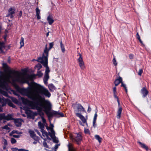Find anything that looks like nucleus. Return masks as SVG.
<instances>
[{
	"label": "nucleus",
	"instance_id": "1",
	"mask_svg": "<svg viewBox=\"0 0 151 151\" xmlns=\"http://www.w3.org/2000/svg\"><path fill=\"white\" fill-rule=\"evenodd\" d=\"M34 77L33 75L21 73L18 71L13 70L5 78L0 76V88L8 91L10 89L8 83L10 82V79L13 82L26 83L29 86L27 88H19V91L22 95L27 96L28 98L35 101V103L27 99H25L23 102L25 104H29L32 109L37 110L41 116L43 124H46V122L43 116V111L45 112L49 117L53 116L58 117H63L64 114L59 111L53 110L49 111L51 109L52 104L48 100L45 99L44 96L50 98L51 93L42 86L36 83L34 85L29 83L28 80L32 79Z\"/></svg>",
	"mask_w": 151,
	"mask_h": 151
},
{
	"label": "nucleus",
	"instance_id": "2",
	"mask_svg": "<svg viewBox=\"0 0 151 151\" xmlns=\"http://www.w3.org/2000/svg\"><path fill=\"white\" fill-rule=\"evenodd\" d=\"M54 45V43L53 42L50 43L48 49H47V45H46L42 57H39L38 60H37V61L42 64L46 68L45 74L43 78L44 83L46 85H47L48 83L47 81L49 78V73L50 72L49 68L47 65V57L48 55V52L52 48Z\"/></svg>",
	"mask_w": 151,
	"mask_h": 151
},
{
	"label": "nucleus",
	"instance_id": "3",
	"mask_svg": "<svg viewBox=\"0 0 151 151\" xmlns=\"http://www.w3.org/2000/svg\"><path fill=\"white\" fill-rule=\"evenodd\" d=\"M79 57L78 59V62L79 65L81 69L83 70H84L85 68V65L81 55L80 53H78Z\"/></svg>",
	"mask_w": 151,
	"mask_h": 151
},
{
	"label": "nucleus",
	"instance_id": "4",
	"mask_svg": "<svg viewBox=\"0 0 151 151\" xmlns=\"http://www.w3.org/2000/svg\"><path fill=\"white\" fill-rule=\"evenodd\" d=\"M70 137L73 141L75 142L78 145L81 142L82 140L81 136V134H77L76 136L74 138L71 136Z\"/></svg>",
	"mask_w": 151,
	"mask_h": 151
},
{
	"label": "nucleus",
	"instance_id": "5",
	"mask_svg": "<svg viewBox=\"0 0 151 151\" xmlns=\"http://www.w3.org/2000/svg\"><path fill=\"white\" fill-rule=\"evenodd\" d=\"M76 114L77 116L79 117L80 118L83 122V123L86 124V125L88 126L86 119L83 115H82L81 114L78 113H76Z\"/></svg>",
	"mask_w": 151,
	"mask_h": 151
},
{
	"label": "nucleus",
	"instance_id": "6",
	"mask_svg": "<svg viewBox=\"0 0 151 151\" xmlns=\"http://www.w3.org/2000/svg\"><path fill=\"white\" fill-rule=\"evenodd\" d=\"M117 101L118 103L119 108L117 112V114L116 116V117L117 119H119L121 118V114L122 109V108L120 106V104L119 99L117 100Z\"/></svg>",
	"mask_w": 151,
	"mask_h": 151
},
{
	"label": "nucleus",
	"instance_id": "7",
	"mask_svg": "<svg viewBox=\"0 0 151 151\" xmlns=\"http://www.w3.org/2000/svg\"><path fill=\"white\" fill-rule=\"evenodd\" d=\"M117 101L118 103L119 108L117 112V114L116 116V117L117 119H119L121 118V114L122 109V108L120 106V104L119 99L117 100Z\"/></svg>",
	"mask_w": 151,
	"mask_h": 151
},
{
	"label": "nucleus",
	"instance_id": "8",
	"mask_svg": "<svg viewBox=\"0 0 151 151\" xmlns=\"http://www.w3.org/2000/svg\"><path fill=\"white\" fill-rule=\"evenodd\" d=\"M117 101L118 103L119 108L117 112V114L116 116V117L117 119H119L121 118V114L122 109V108L120 106V104L119 99L117 100Z\"/></svg>",
	"mask_w": 151,
	"mask_h": 151
},
{
	"label": "nucleus",
	"instance_id": "9",
	"mask_svg": "<svg viewBox=\"0 0 151 151\" xmlns=\"http://www.w3.org/2000/svg\"><path fill=\"white\" fill-rule=\"evenodd\" d=\"M142 95V97L145 98L148 94L149 92L145 87H143L140 91Z\"/></svg>",
	"mask_w": 151,
	"mask_h": 151
},
{
	"label": "nucleus",
	"instance_id": "10",
	"mask_svg": "<svg viewBox=\"0 0 151 151\" xmlns=\"http://www.w3.org/2000/svg\"><path fill=\"white\" fill-rule=\"evenodd\" d=\"M29 132L30 134V137L35 140L37 141L38 139V137L36 136L33 131L30 130L29 131Z\"/></svg>",
	"mask_w": 151,
	"mask_h": 151
},
{
	"label": "nucleus",
	"instance_id": "11",
	"mask_svg": "<svg viewBox=\"0 0 151 151\" xmlns=\"http://www.w3.org/2000/svg\"><path fill=\"white\" fill-rule=\"evenodd\" d=\"M24 110L25 111V112L27 114V117L31 118L33 112L28 108H24Z\"/></svg>",
	"mask_w": 151,
	"mask_h": 151
},
{
	"label": "nucleus",
	"instance_id": "12",
	"mask_svg": "<svg viewBox=\"0 0 151 151\" xmlns=\"http://www.w3.org/2000/svg\"><path fill=\"white\" fill-rule=\"evenodd\" d=\"M22 121V120L21 119H16L14 120V123L17 127H19L21 126Z\"/></svg>",
	"mask_w": 151,
	"mask_h": 151
},
{
	"label": "nucleus",
	"instance_id": "13",
	"mask_svg": "<svg viewBox=\"0 0 151 151\" xmlns=\"http://www.w3.org/2000/svg\"><path fill=\"white\" fill-rule=\"evenodd\" d=\"M77 108L78 111L79 112L84 111L85 112L86 111L84 107L80 104H76Z\"/></svg>",
	"mask_w": 151,
	"mask_h": 151
},
{
	"label": "nucleus",
	"instance_id": "14",
	"mask_svg": "<svg viewBox=\"0 0 151 151\" xmlns=\"http://www.w3.org/2000/svg\"><path fill=\"white\" fill-rule=\"evenodd\" d=\"M14 11L15 9L14 8H10L9 10V14H8L7 16L9 17L10 18H12L13 17L12 14H14Z\"/></svg>",
	"mask_w": 151,
	"mask_h": 151
},
{
	"label": "nucleus",
	"instance_id": "15",
	"mask_svg": "<svg viewBox=\"0 0 151 151\" xmlns=\"http://www.w3.org/2000/svg\"><path fill=\"white\" fill-rule=\"evenodd\" d=\"M49 135L50 136L51 138L52 139L53 142H54L57 143L58 142V139L56 138L55 136V133L50 134H49Z\"/></svg>",
	"mask_w": 151,
	"mask_h": 151
},
{
	"label": "nucleus",
	"instance_id": "16",
	"mask_svg": "<svg viewBox=\"0 0 151 151\" xmlns=\"http://www.w3.org/2000/svg\"><path fill=\"white\" fill-rule=\"evenodd\" d=\"M7 99H0V106H5L7 104Z\"/></svg>",
	"mask_w": 151,
	"mask_h": 151
},
{
	"label": "nucleus",
	"instance_id": "17",
	"mask_svg": "<svg viewBox=\"0 0 151 151\" xmlns=\"http://www.w3.org/2000/svg\"><path fill=\"white\" fill-rule=\"evenodd\" d=\"M47 20L50 25H51L54 21V20L52 18V16L51 15H49L48 16Z\"/></svg>",
	"mask_w": 151,
	"mask_h": 151
},
{
	"label": "nucleus",
	"instance_id": "18",
	"mask_svg": "<svg viewBox=\"0 0 151 151\" xmlns=\"http://www.w3.org/2000/svg\"><path fill=\"white\" fill-rule=\"evenodd\" d=\"M122 78L119 77L118 78L116 79L114 81V84L116 86H117L120 83H122Z\"/></svg>",
	"mask_w": 151,
	"mask_h": 151
},
{
	"label": "nucleus",
	"instance_id": "19",
	"mask_svg": "<svg viewBox=\"0 0 151 151\" xmlns=\"http://www.w3.org/2000/svg\"><path fill=\"white\" fill-rule=\"evenodd\" d=\"M96 110H97V109H96ZM97 111H95V114L94 117H93V126L94 127H96V120L97 119Z\"/></svg>",
	"mask_w": 151,
	"mask_h": 151
},
{
	"label": "nucleus",
	"instance_id": "20",
	"mask_svg": "<svg viewBox=\"0 0 151 151\" xmlns=\"http://www.w3.org/2000/svg\"><path fill=\"white\" fill-rule=\"evenodd\" d=\"M45 124L42 123L41 122H38V126L40 129H41V131H42L45 128Z\"/></svg>",
	"mask_w": 151,
	"mask_h": 151
},
{
	"label": "nucleus",
	"instance_id": "21",
	"mask_svg": "<svg viewBox=\"0 0 151 151\" xmlns=\"http://www.w3.org/2000/svg\"><path fill=\"white\" fill-rule=\"evenodd\" d=\"M36 15L38 19H41V17L40 15V11L38 7L36 9Z\"/></svg>",
	"mask_w": 151,
	"mask_h": 151
},
{
	"label": "nucleus",
	"instance_id": "22",
	"mask_svg": "<svg viewBox=\"0 0 151 151\" xmlns=\"http://www.w3.org/2000/svg\"><path fill=\"white\" fill-rule=\"evenodd\" d=\"M48 88L50 91H53L55 89V87L53 84L51 83L48 85Z\"/></svg>",
	"mask_w": 151,
	"mask_h": 151
},
{
	"label": "nucleus",
	"instance_id": "23",
	"mask_svg": "<svg viewBox=\"0 0 151 151\" xmlns=\"http://www.w3.org/2000/svg\"><path fill=\"white\" fill-rule=\"evenodd\" d=\"M139 144L140 145L141 147L145 149L146 150H148V147L145 145L144 143H142L140 142H138Z\"/></svg>",
	"mask_w": 151,
	"mask_h": 151
},
{
	"label": "nucleus",
	"instance_id": "24",
	"mask_svg": "<svg viewBox=\"0 0 151 151\" xmlns=\"http://www.w3.org/2000/svg\"><path fill=\"white\" fill-rule=\"evenodd\" d=\"M7 99L8 100L7 102V104L8 105L10 106L15 108V105H14L9 99Z\"/></svg>",
	"mask_w": 151,
	"mask_h": 151
},
{
	"label": "nucleus",
	"instance_id": "25",
	"mask_svg": "<svg viewBox=\"0 0 151 151\" xmlns=\"http://www.w3.org/2000/svg\"><path fill=\"white\" fill-rule=\"evenodd\" d=\"M50 132H49L48 134H52V133H55V131L53 129V128L54 127V125L53 124H50Z\"/></svg>",
	"mask_w": 151,
	"mask_h": 151
},
{
	"label": "nucleus",
	"instance_id": "26",
	"mask_svg": "<svg viewBox=\"0 0 151 151\" xmlns=\"http://www.w3.org/2000/svg\"><path fill=\"white\" fill-rule=\"evenodd\" d=\"M60 45L62 52L63 53L64 52L65 50L64 47V46L63 44L62 41H61L60 42Z\"/></svg>",
	"mask_w": 151,
	"mask_h": 151
},
{
	"label": "nucleus",
	"instance_id": "27",
	"mask_svg": "<svg viewBox=\"0 0 151 151\" xmlns=\"http://www.w3.org/2000/svg\"><path fill=\"white\" fill-rule=\"evenodd\" d=\"M41 132H42V135L44 137H46L48 139V135L47 133L45 131V130H43L42 131H41Z\"/></svg>",
	"mask_w": 151,
	"mask_h": 151
},
{
	"label": "nucleus",
	"instance_id": "28",
	"mask_svg": "<svg viewBox=\"0 0 151 151\" xmlns=\"http://www.w3.org/2000/svg\"><path fill=\"white\" fill-rule=\"evenodd\" d=\"M95 137L96 139L100 143L101 142L102 138H101L99 135H96L95 136Z\"/></svg>",
	"mask_w": 151,
	"mask_h": 151
},
{
	"label": "nucleus",
	"instance_id": "29",
	"mask_svg": "<svg viewBox=\"0 0 151 151\" xmlns=\"http://www.w3.org/2000/svg\"><path fill=\"white\" fill-rule=\"evenodd\" d=\"M0 93L6 96L7 97L8 96V94L7 92L4 91L0 89Z\"/></svg>",
	"mask_w": 151,
	"mask_h": 151
},
{
	"label": "nucleus",
	"instance_id": "30",
	"mask_svg": "<svg viewBox=\"0 0 151 151\" xmlns=\"http://www.w3.org/2000/svg\"><path fill=\"white\" fill-rule=\"evenodd\" d=\"M42 68L41 65L40 63H38L36 65L35 67V68H37V70L39 71Z\"/></svg>",
	"mask_w": 151,
	"mask_h": 151
},
{
	"label": "nucleus",
	"instance_id": "31",
	"mask_svg": "<svg viewBox=\"0 0 151 151\" xmlns=\"http://www.w3.org/2000/svg\"><path fill=\"white\" fill-rule=\"evenodd\" d=\"M137 39L139 40L140 42L142 44V45L143 46H144V45L143 44L142 42V41L141 40L140 37V36H139V33H138V32H137Z\"/></svg>",
	"mask_w": 151,
	"mask_h": 151
},
{
	"label": "nucleus",
	"instance_id": "32",
	"mask_svg": "<svg viewBox=\"0 0 151 151\" xmlns=\"http://www.w3.org/2000/svg\"><path fill=\"white\" fill-rule=\"evenodd\" d=\"M12 118V116L11 115L8 114L6 116L5 115L4 119L6 120H11Z\"/></svg>",
	"mask_w": 151,
	"mask_h": 151
},
{
	"label": "nucleus",
	"instance_id": "33",
	"mask_svg": "<svg viewBox=\"0 0 151 151\" xmlns=\"http://www.w3.org/2000/svg\"><path fill=\"white\" fill-rule=\"evenodd\" d=\"M24 38L23 37H22L21 38V40L20 42V47H22L24 45Z\"/></svg>",
	"mask_w": 151,
	"mask_h": 151
},
{
	"label": "nucleus",
	"instance_id": "34",
	"mask_svg": "<svg viewBox=\"0 0 151 151\" xmlns=\"http://www.w3.org/2000/svg\"><path fill=\"white\" fill-rule=\"evenodd\" d=\"M42 139L45 140V141L43 142V146L45 148H49V147L48 145H47L46 142H45L46 140V139H44L43 138Z\"/></svg>",
	"mask_w": 151,
	"mask_h": 151
},
{
	"label": "nucleus",
	"instance_id": "35",
	"mask_svg": "<svg viewBox=\"0 0 151 151\" xmlns=\"http://www.w3.org/2000/svg\"><path fill=\"white\" fill-rule=\"evenodd\" d=\"M11 99L12 101L14 102V103L16 104H17L18 103V100L16 98L13 97H11Z\"/></svg>",
	"mask_w": 151,
	"mask_h": 151
},
{
	"label": "nucleus",
	"instance_id": "36",
	"mask_svg": "<svg viewBox=\"0 0 151 151\" xmlns=\"http://www.w3.org/2000/svg\"><path fill=\"white\" fill-rule=\"evenodd\" d=\"M5 114H0V120L4 119Z\"/></svg>",
	"mask_w": 151,
	"mask_h": 151
},
{
	"label": "nucleus",
	"instance_id": "37",
	"mask_svg": "<svg viewBox=\"0 0 151 151\" xmlns=\"http://www.w3.org/2000/svg\"><path fill=\"white\" fill-rule=\"evenodd\" d=\"M43 73L39 70L37 71V75L39 77H41L43 75Z\"/></svg>",
	"mask_w": 151,
	"mask_h": 151
},
{
	"label": "nucleus",
	"instance_id": "38",
	"mask_svg": "<svg viewBox=\"0 0 151 151\" xmlns=\"http://www.w3.org/2000/svg\"><path fill=\"white\" fill-rule=\"evenodd\" d=\"M16 140L14 138H12L11 139V142L12 144H14L16 142Z\"/></svg>",
	"mask_w": 151,
	"mask_h": 151
},
{
	"label": "nucleus",
	"instance_id": "39",
	"mask_svg": "<svg viewBox=\"0 0 151 151\" xmlns=\"http://www.w3.org/2000/svg\"><path fill=\"white\" fill-rule=\"evenodd\" d=\"M68 148L69 151H73V149L72 147H71V145L69 143L68 145Z\"/></svg>",
	"mask_w": 151,
	"mask_h": 151
},
{
	"label": "nucleus",
	"instance_id": "40",
	"mask_svg": "<svg viewBox=\"0 0 151 151\" xmlns=\"http://www.w3.org/2000/svg\"><path fill=\"white\" fill-rule=\"evenodd\" d=\"M2 141L3 142L4 145H8L7 142L6 140L5 139L3 138L2 140Z\"/></svg>",
	"mask_w": 151,
	"mask_h": 151
},
{
	"label": "nucleus",
	"instance_id": "41",
	"mask_svg": "<svg viewBox=\"0 0 151 151\" xmlns=\"http://www.w3.org/2000/svg\"><path fill=\"white\" fill-rule=\"evenodd\" d=\"M4 47V43L3 42L0 41V50H1Z\"/></svg>",
	"mask_w": 151,
	"mask_h": 151
},
{
	"label": "nucleus",
	"instance_id": "42",
	"mask_svg": "<svg viewBox=\"0 0 151 151\" xmlns=\"http://www.w3.org/2000/svg\"><path fill=\"white\" fill-rule=\"evenodd\" d=\"M113 62L115 66H116L117 65V63L116 60L115 58L114 57L113 60Z\"/></svg>",
	"mask_w": 151,
	"mask_h": 151
},
{
	"label": "nucleus",
	"instance_id": "43",
	"mask_svg": "<svg viewBox=\"0 0 151 151\" xmlns=\"http://www.w3.org/2000/svg\"><path fill=\"white\" fill-rule=\"evenodd\" d=\"M35 131L41 137V138H43L42 137L40 133L39 132V131L37 129H35Z\"/></svg>",
	"mask_w": 151,
	"mask_h": 151
},
{
	"label": "nucleus",
	"instance_id": "44",
	"mask_svg": "<svg viewBox=\"0 0 151 151\" xmlns=\"http://www.w3.org/2000/svg\"><path fill=\"white\" fill-rule=\"evenodd\" d=\"M2 128L3 129L6 130H9L10 129V128L7 125H6L5 126L3 127H2Z\"/></svg>",
	"mask_w": 151,
	"mask_h": 151
},
{
	"label": "nucleus",
	"instance_id": "45",
	"mask_svg": "<svg viewBox=\"0 0 151 151\" xmlns=\"http://www.w3.org/2000/svg\"><path fill=\"white\" fill-rule=\"evenodd\" d=\"M14 133L18 134V133L17 132V131L15 130H13L10 133V135H11Z\"/></svg>",
	"mask_w": 151,
	"mask_h": 151
},
{
	"label": "nucleus",
	"instance_id": "46",
	"mask_svg": "<svg viewBox=\"0 0 151 151\" xmlns=\"http://www.w3.org/2000/svg\"><path fill=\"white\" fill-rule=\"evenodd\" d=\"M143 72V70L142 69H140L139 70V72H138V74L141 76V74Z\"/></svg>",
	"mask_w": 151,
	"mask_h": 151
},
{
	"label": "nucleus",
	"instance_id": "47",
	"mask_svg": "<svg viewBox=\"0 0 151 151\" xmlns=\"http://www.w3.org/2000/svg\"><path fill=\"white\" fill-rule=\"evenodd\" d=\"M84 132L86 134L88 133H89V130L88 129H86V128H85L84 129Z\"/></svg>",
	"mask_w": 151,
	"mask_h": 151
},
{
	"label": "nucleus",
	"instance_id": "48",
	"mask_svg": "<svg viewBox=\"0 0 151 151\" xmlns=\"http://www.w3.org/2000/svg\"><path fill=\"white\" fill-rule=\"evenodd\" d=\"M113 91L114 94H116V87H114L113 88Z\"/></svg>",
	"mask_w": 151,
	"mask_h": 151
},
{
	"label": "nucleus",
	"instance_id": "49",
	"mask_svg": "<svg viewBox=\"0 0 151 151\" xmlns=\"http://www.w3.org/2000/svg\"><path fill=\"white\" fill-rule=\"evenodd\" d=\"M3 67L5 68H7L8 67V66L7 64L6 63H4L3 64Z\"/></svg>",
	"mask_w": 151,
	"mask_h": 151
},
{
	"label": "nucleus",
	"instance_id": "50",
	"mask_svg": "<svg viewBox=\"0 0 151 151\" xmlns=\"http://www.w3.org/2000/svg\"><path fill=\"white\" fill-rule=\"evenodd\" d=\"M91 110V108L90 107L89 105L88 106V109L87 110V111L88 113H90Z\"/></svg>",
	"mask_w": 151,
	"mask_h": 151
},
{
	"label": "nucleus",
	"instance_id": "51",
	"mask_svg": "<svg viewBox=\"0 0 151 151\" xmlns=\"http://www.w3.org/2000/svg\"><path fill=\"white\" fill-rule=\"evenodd\" d=\"M18 149L17 148H12V150L13 151H18Z\"/></svg>",
	"mask_w": 151,
	"mask_h": 151
},
{
	"label": "nucleus",
	"instance_id": "52",
	"mask_svg": "<svg viewBox=\"0 0 151 151\" xmlns=\"http://www.w3.org/2000/svg\"><path fill=\"white\" fill-rule=\"evenodd\" d=\"M12 136L13 137L15 138H18L20 137L19 135H13Z\"/></svg>",
	"mask_w": 151,
	"mask_h": 151
},
{
	"label": "nucleus",
	"instance_id": "53",
	"mask_svg": "<svg viewBox=\"0 0 151 151\" xmlns=\"http://www.w3.org/2000/svg\"><path fill=\"white\" fill-rule=\"evenodd\" d=\"M129 58L131 59H132L133 58V55L132 54H130L129 55Z\"/></svg>",
	"mask_w": 151,
	"mask_h": 151
},
{
	"label": "nucleus",
	"instance_id": "54",
	"mask_svg": "<svg viewBox=\"0 0 151 151\" xmlns=\"http://www.w3.org/2000/svg\"><path fill=\"white\" fill-rule=\"evenodd\" d=\"M121 86L122 87H123L124 88V87H126V85L124 84L123 82H122Z\"/></svg>",
	"mask_w": 151,
	"mask_h": 151
},
{
	"label": "nucleus",
	"instance_id": "55",
	"mask_svg": "<svg viewBox=\"0 0 151 151\" xmlns=\"http://www.w3.org/2000/svg\"><path fill=\"white\" fill-rule=\"evenodd\" d=\"M114 97L117 100L119 99L118 96L116 95V94H114Z\"/></svg>",
	"mask_w": 151,
	"mask_h": 151
},
{
	"label": "nucleus",
	"instance_id": "56",
	"mask_svg": "<svg viewBox=\"0 0 151 151\" xmlns=\"http://www.w3.org/2000/svg\"><path fill=\"white\" fill-rule=\"evenodd\" d=\"M22 15V11H20L19 12V17H20Z\"/></svg>",
	"mask_w": 151,
	"mask_h": 151
},
{
	"label": "nucleus",
	"instance_id": "57",
	"mask_svg": "<svg viewBox=\"0 0 151 151\" xmlns=\"http://www.w3.org/2000/svg\"><path fill=\"white\" fill-rule=\"evenodd\" d=\"M46 129L48 130H50V127H48L47 126H46Z\"/></svg>",
	"mask_w": 151,
	"mask_h": 151
},
{
	"label": "nucleus",
	"instance_id": "58",
	"mask_svg": "<svg viewBox=\"0 0 151 151\" xmlns=\"http://www.w3.org/2000/svg\"><path fill=\"white\" fill-rule=\"evenodd\" d=\"M58 145H56L55 146L54 148L55 149H57L58 148Z\"/></svg>",
	"mask_w": 151,
	"mask_h": 151
},
{
	"label": "nucleus",
	"instance_id": "59",
	"mask_svg": "<svg viewBox=\"0 0 151 151\" xmlns=\"http://www.w3.org/2000/svg\"><path fill=\"white\" fill-rule=\"evenodd\" d=\"M7 146V145H4V146H3V149L4 150L6 148V147Z\"/></svg>",
	"mask_w": 151,
	"mask_h": 151
},
{
	"label": "nucleus",
	"instance_id": "60",
	"mask_svg": "<svg viewBox=\"0 0 151 151\" xmlns=\"http://www.w3.org/2000/svg\"><path fill=\"white\" fill-rule=\"evenodd\" d=\"M24 149H20L18 150V151H24Z\"/></svg>",
	"mask_w": 151,
	"mask_h": 151
},
{
	"label": "nucleus",
	"instance_id": "61",
	"mask_svg": "<svg viewBox=\"0 0 151 151\" xmlns=\"http://www.w3.org/2000/svg\"><path fill=\"white\" fill-rule=\"evenodd\" d=\"M79 123L81 125H82V124L83 123V122H81L80 120L79 121Z\"/></svg>",
	"mask_w": 151,
	"mask_h": 151
},
{
	"label": "nucleus",
	"instance_id": "62",
	"mask_svg": "<svg viewBox=\"0 0 151 151\" xmlns=\"http://www.w3.org/2000/svg\"><path fill=\"white\" fill-rule=\"evenodd\" d=\"M37 142H36V141H34L33 142V143L35 145L36 144H37Z\"/></svg>",
	"mask_w": 151,
	"mask_h": 151
},
{
	"label": "nucleus",
	"instance_id": "63",
	"mask_svg": "<svg viewBox=\"0 0 151 151\" xmlns=\"http://www.w3.org/2000/svg\"><path fill=\"white\" fill-rule=\"evenodd\" d=\"M49 32H48L47 33V34H46V36L47 37H48V36L49 35Z\"/></svg>",
	"mask_w": 151,
	"mask_h": 151
},
{
	"label": "nucleus",
	"instance_id": "64",
	"mask_svg": "<svg viewBox=\"0 0 151 151\" xmlns=\"http://www.w3.org/2000/svg\"><path fill=\"white\" fill-rule=\"evenodd\" d=\"M24 151H29L28 150H27L24 149Z\"/></svg>",
	"mask_w": 151,
	"mask_h": 151
}]
</instances>
